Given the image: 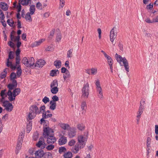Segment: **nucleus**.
Instances as JSON below:
<instances>
[{
    "label": "nucleus",
    "mask_w": 158,
    "mask_h": 158,
    "mask_svg": "<svg viewBox=\"0 0 158 158\" xmlns=\"http://www.w3.org/2000/svg\"><path fill=\"white\" fill-rule=\"evenodd\" d=\"M56 103H52L51 105L50 106V109L52 110H53L56 109Z\"/></svg>",
    "instance_id": "nucleus-54"
},
{
    "label": "nucleus",
    "mask_w": 158,
    "mask_h": 158,
    "mask_svg": "<svg viewBox=\"0 0 158 158\" xmlns=\"http://www.w3.org/2000/svg\"><path fill=\"white\" fill-rule=\"evenodd\" d=\"M30 111L28 114V118H34L37 114L39 112L38 107L35 105H32L30 108Z\"/></svg>",
    "instance_id": "nucleus-1"
},
{
    "label": "nucleus",
    "mask_w": 158,
    "mask_h": 158,
    "mask_svg": "<svg viewBox=\"0 0 158 158\" xmlns=\"http://www.w3.org/2000/svg\"><path fill=\"white\" fill-rule=\"evenodd\" d=\"M52 93L53 94H56L58 91V88L57 87L51 88V89Z\"/></svg>",
    "instance_id": "nucleus-30"
},
{
    "label": "nucleus",
    "mask_w": 158,
    "mask_h": 158,
    "mask_svg": "<svg viewBox=\"0 0 158 158\" xmlns=\"http://www.w3.org/2000/svg\"><path fill=\"white\" fill-rule=\"evenodd\" d=\"M30 14L29 12L27 13L25 17V18L26 20L30 22L32 21L31 17Z\"/></svg>",
    "instance_id": "nucleus-31"
},
{
    "label": "nucleus",
    "mask_w": 158,
    "mask_h": 158,
    "mask_svg": "<svg viewBox=\"0 0 158 158\" xmlns=\"http://www.w3.org/2000/svg\"><path fill=\"white\" fill-rule=\"evenodd\" d=\"M63 77L64 80H65L66 79L70 77V75L69 71H67L66 73L63 74Z\"/></svg>",
    "instance_id": "nucleus-29"
},
{
    "label": "nucleus",
    "mask_w": 158,
    "mask_h": 158,
    "mask_svg": "<svg viewBox=\"0 0 158 158\" xmlns=\"http://www.w3.org/2000/svg\"><path fill=\"white\" fill-rule=\"evenodd\" d=\"M45 63V61L43 60H38L35 65V67H42Z\"/></svg>",
    "instance_id": "nucleus-16"
},
{
    "label": "nucleus",
    "mask_w": 158,
    "mask_h": 158,
    "mask_svg": "<svg viewBox=\"0 0 158 158\" xmlns=\"http://www.w3.org/2000/svg\"><path fill=\"white\" fill-rule=\"evenodd\" d=\"M116 58L117 61L119 63L122 62L125 67V70L127 72H129V66H128V63L125 57L123 58L120 56L118 55L117 53L116 54Z\"/></svg>",
    "instance_id": "nucleus-2"
},
{
    "label": "nucleus",
    "mask_w": 158,
    "mask_h": 158,
    "mask_svg": "<svg viewBox=\"0 0 158 158\" xmlns=\"http://www.w3.org/2000/svg\"><path fill=\"white\" fill-rule=\"evenodd\" d=\"M78 143L81 144H82L83 145L85 146V143L87 139V137L85 135H82L78 137Z\"/></svg>",
    "instance_id": "nucleus-7"
},
{
    "label": "nucleus",
    "mask_w": 158,
    "mask_h": 158,
    "mask_svg": "<svg viewBox=\"0 0 158 158\" xmlns=\"http://www.w3.org/2000/svg\"><path fill=\"white\" fill-rule=\"evenodd\" d=\"M0 18L2 20H4L5 18L4 15L2 11L0 9Z\"/></svg>",
    "instance_id": "nucleus-50"
},
{
    "label": "nucleus",
    "mask_w": 158,
    "mask_h": 158,
    "mask_svg": "<svg viewBox=\"0 0 158 158\" xmlns=\"http://www.w3.org/2000/svg\"><path fill=\"white\" fill-rule=\"evenodd\" d=\"M155 133L156 135H158V125L155 126Z\"/></svg>",
    "instance_id": "nucleus-64"
},
{
    "label": "nucleus",
    "mask_w": 158,
    "mask_h": 158,
    "mask_svg": "<svg viewBox=\"0 0 158 158\" xmlns=\"http://www.w3.org/2000/svg\"><path fill=\"white\" fill-rule=\"evenodd\" d=\"M66 151V149L64 147H61L59 148V152L60 153H61L63 152H65Z\"/></svg>",
    "instance_id": "nucleus-37"
},
{
    "label": "nucleus",
    "mask_w": 158,
    "mask_h": 158,
    "mask_svg": "<svg viewBox=\"0 0 158 158\" xmlns=\"http://www.w3.org/2000/svg\"><path fill=\"white\" fill-rule=\"evenodd\" d=\"M61 62L60 60H56L54 62V65L57 69L60 68L61 66Z\"/></svg>",
    "instance_id": "nucleus-22"
},
{
    "label": "nucleus",
    "mask_w": 158,
    "mask_h": 158,
    "mask_svg": "<svg viewBox=\"0 0 158 158\" xmlns=\"http://www.w3.org/2000/svg\"><path fill=\"white\" fill-rule=\"evenodd\" d=\"M12 84H9L7 86L9 90H11L14 88H16L17 86V82L16 81H13Z\"/></svg>",
    "instance_id": "nucleus-15"
},
{
    "label": "nucleus",
    "mask_w": 158,
    "mask_h": 158,
    "mask_svg": "<svg viewBox=\"0 0 158 158\" xmlns=\"http://www.w3.org/2000/svg\"><path fill=\"white\" fill-rule=\"evenodd\" d=\"M95 85L96 86L97 89L99 88H101L100 83L99 81V80H97L96 81Z\"/></svg>",
    "instance_id": "nucleus-43"
},
{
    "label": "nucleus",
    "mask_w": 158,
    "mask_h": 158,
    "mask_svg": "<svg viewBox=\"0 0 158 158\" xmlns=\"http://www.w3.org/2000/svg\"><path fill=\"white\" fill-rule=\"evenodd\" d=\"M6 65L8 67H10L11 65H12L13 64L12 63V62L11 61H10L9 59H7V62L6 63Z\"/></svg>",
    "instance_id": "nucleus-52"
},
{
    "label": "nucleus",
    "mask_w": 158,
    "mask_h": 158,
    "mask_svg": "<svg viewBox=\"0 0 158 158\" xmlns=\"http://www.w3.org/2000/svg\"><path fill=\"white\" fill-rule=\"evenodd\" d=\"M10 79L13 82V81H16L15 79L16 78V74L14 72L12 73L10 75Z\"/></svg>",
    "instance_id": "nucleus-33"
},
{
    "label": "nucleus",
    "mask_w": 158,
    "mask_h": 158,
    "mask_svg": "<svg viewBox=\"0 0 158 158\" xmlns=\"http://www.w3.org/2000/svg\"><path fill=\"white\" fill-rule=\"evenodd\" d=\"M36 7L38 9L42 10L43 9L42 4L40 2H37L36 4Z\"/></svg>",
    "instance_id": "nucleus-40"
},
{
    "label": "nucleus",
    "mask_w": 158,
    "mask_h": 158,
    "mask_svg": "<svg viewBox=\"0 0 158 158\" xmlns=\"http://www.w3.org/2000/svg\"><path fill=\"white\" fill-rule=\"evenodd\" d=\"M40 123V124H43L44 128L49 127V122L47 120H45V119H41Z\"/></svg>",
    "instance_id": "nucleus-17"
},
{
    "label": "nucleus",
    "mask_w": 158,
    "mask_h": 158,
    "mask_svg": "<svg viewBox=\"0 0 158 158\" xmlns=\"http://www.w3.org/2000/svg\"><path fill=\"white\" fill-rule=\"evenodd\" d=\"M21 148L22 147H19V146H16L15 151V153L16 154H18L19 152L20 151L21 149Z\"/></svg>",
    "instance_id": "nucleus-55"
},
{
    "label": "nucleus",
    "mask_w": 158,
    "mask_h": 158,
    "mask_svg": "<svg viewBox=\"0 0 158 158\" xmlns=\"http://www.w3.org/2000/svg\"><path fill=\"white\" fill-rule=\"evenodd\" d=\"M58 83L57 80H53L51 83L50 85L51 88L58 87Z\"/></svg>",
    "instance_id": "nucleus-28"
},
{
    "label": "nucleus",
    "mask_w": 158,
    "mask_h": 158,
    "mask_svg": "<svg viewBox=\"0 0 158 158\" xmlns=\"http://www.w3.org/2000/svg\"><path fill=\"white\" fill-rule=\"evenodd\" d=\"M52 100L55 102L59 100L58 97L56 95H54L52 97Z\"/></svg>",
    "instance_id": "nucleus-63"
},
{
    "label": "nucleus",
    "mask_w": 158,
    "mask_h": 158,
    "mask_svg": "<svg viewBox=\"0 0 158 158\" xmlns=\"http://www.w3.org/2000/svg\"><path fill=\"white\" fill-rule=\"evenodd\" d=\"M85 146L83 144L79 143L78 142L74 146L73 152L74 153H77L79 150L81 148H83Z\"/></svg>",
    "instance_id": "nucleus-10"
},
{
    "label": "nucleus",
    "mask_w": 158,
    "mask_h": 158,
    "mask_svg": "<svg viewBox=\"0 0 158 158\" xmlns=\"http://www.w3.org/2000/svg\"><path fill=\"white\" fill-rule=\"evenodd\" d=\"M85 126L83 124H79L77 125V128L80 130H82L85 128Z\"/></svg>",
    "instance_id": "nucleus-38"
},
{
    "label": "nucleus",
    "mask_w": 158,
    "mask_h": 158,
    "mask_svg": "<svg viewBox=\"0 0 158 158\" xmlns=\"http://www.w3.org/2000/svg\"><path fill=\"white\" fill-rule=\"evenodd\" d=\"M55 31V30L54 29L52 30L51 32L50 33V35L49 37V38L50 39H51L52 38V37L54 35V33Z\"/></svg>",
    "instance_id": "nucleus-57"
},
{
    "label": "nucleus",
    "mask_w": 158,
    "mask_h": 158,
    "mask_svg": "<svg viewBox=\"0 0 158 158\" xmlns=\"http://www.w3.org/2000/svg\"><path fill=\"white\" fill-rule=\"evenodd\" d=\"M20 92V88H18L15 89H14L13 90V93H16V94H17V93H18L19 94Z\"/></svg>",
    "instance_id": "nucleus-61"
},
{
    "label": "nucleus",
    "mask_w": 158,
    "mask_h": 158,
    "mask_svg": "<svg viewBox=\"0 0 158 158\" xmlns=\"http://www.w3.org/2000/svg\"><path fill=\"white\" fill-rule=\"evenodd\" d=\"M32 119H27V125L30 126H32Z\"/></svg>",
    "instance_id": "nucleus-51"
},
{
    "label": "nucleus",
    "mask_w": 158,
    "mask_h": 158,
    "mask_svg": "<svg viewBox=\"0 0 158 158\" xmlns=\"http://www.w3.org/2000/svg\"><path fill=\"white\" fill-rule=\"evenodd\" d=\"M35 154L37 158H41L44 155V152L42 150H40L36 151Z\"/></svg>",
    "instance_id": "nucleus-14"
},
{
    "label": "nucleus",
    "mask_w": 158,
    "mask_h": 158,
    "mask_svg": "<svg viewBox=\"0 0 158 158\" xmlns=\"http://www.w3.org/2000/svg\"><path fill=\"white\" fill-rule=\"evenodd\" d=\"M22 63L26 67H32L35 63V60L33 57L30 58L29 60L26 57H24L22 60Z\"/></svg>",
    "instance_id": "nucleus-3"
},
{
    "label": "nucleus",
    "mask_w": 158,
    "mask_h": 158,
    "mask_svg": "<svg viewBox=\"0 0 158 158\" xmlns=\"http://www.w3.org/2000/svg\"><path fill=\"white\" fill-rule=\"evenodd\" d=\"M62 134L60 135V138L58 140L59 144L60 145L66 144L67 141V138L64 136L65 135V131H62Z\"/></svg>",
    "instance_id": "nucleus-6"
},
{
    "label": "nucleus",
    "mask_w": 158,
    "mask_h": 158,
    "mask_svg": "<svg viewBox=\"0 0 158 158\" xmlns=\"http://www.w3.org/2000/svg\"><path fill=\"white\" fill-rule=\"evenodd\" d=\"M6 69H5L3 71V72L2 73L1 75V78H3L6 77L7 73V72L6 71Z\"/></svg>",
    "instance_id": "nucleus-39"
},
{
    "label": "nucleus",
    "mask_w": 158,
    "mask_h": 158,
    "mask_svg": "<svg viewBox=\"0 0 158 158\" xmlns=\"http://www.w3.org/2000/svg\"><path fill=\"white\" fill-rule=\"evenodd\" d=\"M14 58V57L13 54V52L12 51H10L9 53L8 58V59H9H9H13Z\"/></svg>",
    "instance_id": "nucleus-46"
},
{
    "label": "nucleus",
    "mask_w": 158,
    "mask_h": 158,
    "mask_svg": "<svg viewBox=\"0 0 158 158\" xmlns=\"http://www.w3.org/2000/svg\"><path fill=\"white\" fill-rule=\"evenodd\" d=\"M1 7L2 9L4 11H6L8 9V6L7 4L5 2H1Z\"/></svg>",
    "instance_id": "nucleus-23"
},
{
    "label": "nucleus",
    "mask_w": 158,
    "mask_h": 158,
    "mask_svg": "<svg viewBox=\"0 0 158 158\" xmlns=\"http://www.w3.org/2000/svg\"><path fill=\"white\" fill-rule=\"evenodd\" d=\"M32 129V126L27 125L26 131L27 133H29Z\"/></svg>",
    "instance_id": "nucleus-56"
},
{
    "label": "nucleus",
    "mask_w": 158,
    "mask_h": 158,
    "mask_svg": "<svg viewBox=\"0 0 158 158\" xmlns=\"http://www.w3.org/2000/svg\"><path fill=\"white\" fill-rule=\"evenodd\" d=\"M76 131L75 130L71 129L68 132V135L70 138H72L76 135Z\"/></svg>",
    "instance_id": "nucleus-18"
},
{
    "label": "nucleus",
    "mask_w": 158,
    "mask_h": 158,
    "mask_svg": "<svg viewBox=\"0 0 158 158\" xmlns=\"http://www.w3.org/2000/svg\"><path fill=\"white\" fill-rule=\"evenodd\" d=\"M42 101L45 104H46L49 101V99L48 97L45 96L43 99Z\"/></svg>",
    "instance_id": "nucleus-47"
},
{
    "label": "nucleus",
    "mask_w": 158,
    "mask_h": 158,
    "mask_svg": "<svg viewBox=\"0 0 158 158\" xmlns=\"http://www.w3.org/2000/svg\"><path fill=\"white\" fill-rule=\"evenodd\" d=\"M6 91V89L2 90L0 93V95L2 97H3V99H5V98L7 96V94L5 93Z\"/></svg>",
    "instance_id": "nucleus-35"
},
{
    "label": "nucleus",
    "mask_w": 158,
    "mask_h": 158,
    "mask_svg": "<svg viewBox=\"0 0 158 158\" xmlns=\"http://www.w3.org/2000/svg\"><path fill=\"white\" fill-rule=\"evenodd\" d=\"M53 132V130L49 127L44 128L43 135L45 138H47L48 136L52 135Z\"/></svg>",
    "instance_id": "nucleus-5"
},
{
    "label": "nucleus",
    "mask_w": 158,
    "mask_h": 158,
    "mask_svg": "<svg viewBox=\"0 0 158 158\" xmlns=\"http://www.w3.org/2000/svg\"><path fill=\"white\" fill-rule=\"evenodd\" d=\"M91 73L92 75H95L97 73V69L92 68L91 69Z\"/></svg>",
    "instance_id": "nucleus-53"
},
{
    "label": "nucleus",
    "mask_w": 158,
    "mask_h": 158,
    "mask_svg": "<svg viewBox=\"0 0 158 158\" xmlns=\"http://www.w3.org/2000/svg\"><path fill=\"white\" fill-rule=\"evenodd\" d=\"M12 41H10L8 42V44L11 48H13L14 46V44Z\"/></svg>",
    "instance_id": "nucleus-59"
},
{
    "label": "nucleus",
    "mask_w": 158,
    "mask_h": 158,
    "mask_svg": "<svg viewBox=\"0 0 158 158\" xmlns=\"http://www.w3.org/2000/svg\"><path fill=\"white\" fill-rule=\"evenodd\" d=\"M144 110V106H140L139 111L138 112L139 113L137 115V117L138 118H139L140 116L143 113V110Z\"/></svg>",
    "instance_id": "nucleus-24"
},
{
    "label": "nucleus",
    "mask_w": 158,
    "mask_h": 158,
    "mask_svg": "<svg viewBox=\"0 0 158 158\" xmlns=\"http://www.w3.org/2000/svg\"><path fill=\"white\" fill-rule=\"evenodd\" d=\"M31 0H19V2H20L23 6H27L31 2Z\"/></svg>",
    "instance_id": "nucleus-20"
},
{
    "label": "nucleus",
    "mask_w": 158,
    "mask_h": 158,
    "mask_svg": "<svg viewBox=\"0 0 158 158\" xmlns=\"http://www.w3.org/2000/svg\"><path fill=\"white\" fill-rule=\"evenodd\" d=\"M54 148V145H49L46 147V148L48 150L50 151L52 150Z\"/></svg>",
    "instance_id": "nucleus-48"
},
{
    "label": "nucleus",
    "mask_w": 158,
    "mask_h": 158,
    "mask_svg": "<svg viewBox=\"0 0 158 158\" xmlns=\"http://www.w3.org/2000/svg\"><path fill=\"white\" fill-rule=\"evenodd\" d=\"M52 114H47V115H46V113H42V118H50L52 117Z\"/></svg>",
    "instance_id": "nucleus-34"
},
{
    "label": "nucleus",
    "mask_w": 158,
    "mask_h": 158,
    "mask_svg": "<svg viewBox=\"0 0 158 158\" xmlns=\"http://www.w3.org/2000/svg\"><path fill=\"white\" fill-rule=\"evenodd\" d=\"M105 57L106 58L107 60L108 63H112V62H113V60L111 57L107 54L105 56Z\"/></svg>",
    "instance_id": "nucleus-36"
},
{
    "label": "nucleus",
    "mask_w": 158,
    "mask_h": 158,
    "mask_svg": "<svg viewBox=\"0 0 158 158\" xmlns=\"http://www.w3.org/2000/svg\"><path fill=\"white\" fill-rule=\"evenodd\" d=\"M61 127L64 130H67L69 128V125L67 124L61 123L60 124Z\"/></svg>",
    "instance_id": "nucleus-26"
},
{
    "label": "nucleus",
    "mask_w": 158,
    "mask_h": 158,
    "mask_svg": "<svg viewBox=\"0 0 158 158\" xmlns=\"http://www.w3.org/2000/svg\"><path fill=\"white\" fill-rule=\"evenodd\" d=\"M76 141L73 139L70 140L68 143V144L69 146H72L74 145Z\"/></svg>",
    "instance_id": "nucleus-42"
},
{
    "label": "nucleus",
    "mask_w": 158,
    "mask_h": 158,
    "mask_svg": "<svg viewBox=\"0 0 158 158\" xmlns=\"http://www.w3.org/2000/svg\"><path fill=\"white\" fill-rule=\"evenodd\" d=\"M86 102H83L81 105V108L82 110H85L86 109Z\"/></svg>",
    "instance_id": "nucleus-44"
},
{
    "label": "nucleus",
    "mask_w": 158,
    "mask_h": 158,
    "mask_svg": "<svg viewBox=\"0 0 158 158\" xmlns=\"http://www.w3.org/2000/svg\"><path fill=\"white\" fill-rule=\"evenodd\" d=\"M67 71L69 70H67V69L65 67H62L61 69V72L62 73H66Z\"/></svg>",
    "instance_id": "nucleus-62"
},
{
    "label": "nucleus",
    "mask_w": 158,
    "mask_h": 158,
    "mask_svg": "<svg viewBox=\"0 0 158 158\" xmlns=\"http://www.w3.org/2000/svg\"><path fill=\"white\" fill-rule=\"evenodd\" d=\"M59 73V71L58 69L52 70L51 71L50 75L52 77L56 76Z\"/></svg>",
    "instance_id": "nucleus-21"
},
{
    "label": "nucleus",
    "mask_w": 158,
    "mask_h": 158,
    "mask_svg": "<svg viewBox=\"0 0 158 158\" xmlns=\"http://www.w3.org/2000/svg\"><path fill=\"white\" fill-rule=\"evenodd\" d=\"M153 4L150 3L147 6L146 8L148 10H152L153 7Z\"/></svg>",
    "instance_id": "nucleus-49"
},
{
    "label": "nucleus",
    "mask_w": 158,
    "mask_h": 158,
    "mask_svg": "<svg viewBox=\"0 0 158 158\" xmlns=\"http://www.w3.org/2000/svg\"><path fill=\"white\" fill-rule=\"evenodd\" d=\"M24 136V135L23 134H22L21 135H19L17 143V146L22 147Z\"/></svg>",
    "instance_id": "nucleus-12"
},
{
    "label": "nucleus",
    "mask_w": 158,
    "mask_h": 158,
    "mask_svg": "<svg viewBox=\"0 0 158 158\" xmlns=\"http://www.w3.org/2000/svg\"><path fill=\"white\" fill-rule=\"evenodd\" d=\"M35 10V6L34 5H32L30 6V14L31 15L34 14Z\"/></svg>",
    "instance_id": "nucleus-32"
},
{
    "label": "nucleus",
    "mask_w": 158,
    "mask_h": 158,
    "mask_svg": "<svg viewBox=\"0 0 158 158\" xmlns=\"http://www.w3.org/2000/svg\"><path fill=\"white\" fill-rule=\"evenodd\" d=\"M10 20L8 19L7 21V23L10 27H12L14 23V22L12 21V22H10Z\"/></svg>",
    "instance_id": "nucleus-60"
},
{
    "label": "nucleus",
    "mask_w": 158,
    "mask_h": 158,
    "mask_svg": "<svg viewBox=\"0 0 158 158\" xmlns=\"http://www.w3.org/2000/svg\"><path fill=\"white\" fill-rule=\"evenodd\" d=\"M45 40L44 39H42L36 41H35L33 43V46H37L40 45L41 44L43 41H44Z\"/></svg>",
    "instance_id": "nucleus-27"
},
{
    "label": "nucleus",
    "mask_w": 158,
    "mask_h": 158,
    "mask_svg": "<svg viewBox=\"0 0 158 158\" xmlns=\"http://www.w3.org/2000/svg\"><path fill=\"white\" fill-rule=\"evenodd\" d=\"M61 39V35L60 33H58L57 34L56 37V40L57 42H59L60 41Z\"/></svg>",
    "instance_id": "nucleus-45"
},
{
    "label": "nucleus",
    "mask_w": 158,
    "mask_h": 158,
    "mask_svg": "<svg viewBox=\"0 0 158 158\" xmlns=\"http://www.w3.org/2000/svg\"><path fill=\"white\" fill-rule=\"evenodd\" d=\"M72 51L73 49H70L68 51L67 54L68 58H70L72 56Z\"/></svg>",
    "instance_id": "nucleus-41"
},
{
    "label": "nucleus",
    "mask_w": 158,
    "mask_h": 158,
    "mask_svg": "<svg viewBox=\"0 0 158 158\" xmlns=\"http://www.w3.org/2000/svg\"><path fill=\"white\" fill-rule=\"evenodd\" d=\"M72 153L70 152L65 153L63 155L64 158H72Z\"/></svg>",
    "instance_id": "nucleus-25"
},
{
    "label": "nucleus",
    "mask_w": 158,
    "mask_h": 158,
    "mask_svg": "<svg viewBox=\"0 0 158 158\" xmlns=\"http://www.w3.org/2000/svg\"><path fill=\"white\" fill-rule=\"evenodd\" d=\"M3 106L6 108L5 109L8 111H11L13 109V106L11 103L7 100L4 101Z\"/></svg>",
    "instance_id": "nucleus-8"
},
{
    "label": "nucleus",
    "mask_w": 158,
    "mask_h": 158,
    "mask_svg": "<svg viewBox=\"0 0 158 158\" xmlns=\"http://www.w3.org/2000/svg\"><path fill=\"white\" fill-rule=\"evenodd\" d=\"M89 84L87 83L84 85L82 90V97L86 98L88 97L89 95Z\"/></svg>",
    "instance_id": "nucleus-4"
},
{
    "label": "nucleus",
    "mask_w": 158,
    "mask_h": 158,
    "mask_svg": "<svg viewBox=\"0 0 158 158\" xmlns=\"http://www.w3.org/2000/svg\"><path fill=\"white\" fill-rule=\"evenodd\" d=\"M7 95H8L9 96L8 99L11 102L15 100V98H13L12 97V94L11 90H9L7 93Z\"/></svg>",
    "instance_id": "nucleus-19"
},
{
    "label": "nucleus",
    "mask_w": 158,
    "mask_h": 158,
    "mask_svg": "<svg viewBox=\"0 0 158 158\" xmlns=\"http://www.w3.org/2000/svg\"><path fill=\"white\" fill-rule=\"evenodd\" d=\"M117 32H115L114 28H112L110 32V39L111 42L113 43L116 36Z\"/></svg>",
    "instance_id": "nucleus-11"
},
{
    "label": "nucleus",
    "mask_w": 158,
    "mask_h": 158,
    "mask_svg": "<svg viewBox=\"0 0 158 158\" xmlns=\"http://www.w3.org/2000/svg\"><path fill=\"white\" fill-rule=\"evenodd\" d=\"M45 145L44 139L43 137L40 138L38 142L36 144L37 147L40 148L41 149L44 148L45 147Z\"/></svg>",
    "instance_id": "nucleus-9"
},
{
    "label": "nucleus",
    "mask_w": 158,
    "mask_h": 158,
    "mask_svg": "<svg viewBox=\"0 0 158 158\" xmlns=\"http://www.w3.org/2000/svg\"><path fill=\"white\" fill-rule=\"evenodd\" d=\"M47 138V142L49 144L53 143L56 140L55 138L52 136V135L48 136Z\"/></svg>",
    "instance_id": "nucleus-13"
},
{
    "label": "nucleus",
    "mask_w": 158,
    "mask_h": 158,
    "mask_svg": "<svg viewBox=\"0 0 158 158\" xmlns=\"http://www.w3.org/2000/svg\"><path fill=\"white\" fill-rule=\"evenodd\" d=\"M21 7L20 3L19 2L17 7V8L18 9L17 11L18 12H19L21 11Z\"/></svg>",
    "instance_id": "nucleus-58"
}]
</instances>
